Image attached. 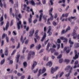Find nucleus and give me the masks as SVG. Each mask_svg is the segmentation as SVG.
<instances>
[{"label":"nucleus","instance_id":"1","mask_svg":"<svg viewBox=\"0 0 79 79\" xmlns=\"http://www.w3.org/2000/svg\"><path fill=\"white\" fill-rule=\"evenodd\" d=\"M69 43L70 44V48L69 47H65L64 49V51H66V52L67 53H68L69 52L70 50H71V48L73 47V44H74V42L71 41V38H70L69 40Z\"/></svg>","mask_w":79,"mask_h":79},{"label":"nucleus","instance_id":"2","mask_svg":"<svg viewBox=\"0 0 79 79\" xmlns=\"http://www.w3.org/2000/svg\"><path fill=\"white\" fill-rule=\"evenodd\" d=\"M70 69V71L69 72V73L68 74H66L65 75V76L66 77H68L70 75V73H71L72 72V71H73V67H71V66L69 65L68 66L66 69H65V70L66 71V70H69V69Z\"/></svg>","mask_w":79,"mask_h":79},{"label":"nucleus","instance_id":"3","mask_svg":"<svg viewBox=\"0 0 79 79\" xmlns=\"http://www.w3.org/2000/svg\"><path fill=\"white\" fill-rule=\"evenodd\" d=\"M39 13H40V17H39V21H42V16H43V15H44V14H43V10H40L39 11Z\"/></svg>","mask_w":79,"mask_h":79},{"label":"nucleus","instance_id":"4","mask_svg":"<svg viewBox=\"0 0 79 79\" xmlns=\"http://www.w3.org/2000/svg\"><path fill=\"white\" fill-rule=\"evenodd\" d=\"M34 52H32V51L30 52L28 55V60H29L31 59V55H32L34 56Z\"/></svg>","mask_w":79,"mask_h":79},{"label":"nucleus","instance_id":"5","mask_svg":"<svg viewBox=\"0 0 79 79\" xmlns=\"http://www.w3.org/2000/svg\"><path fill=\"white\" fill-rule=\"evenodd\" d=\"M49 47H51V48L52 47V44H50V43H48L46 48V50H47L48 52H50V49H51V48L49 49Z\"/></svg>","mask_w":79,"mask_h":79},{"label":"nucleus","instance_id":"6","mask_svg":"<svg viewBox=\"0 0 79 79\" xmlns=\"http://www.w3.org/2000/svg\"><path fill=\"white\" fill-rule=\"evenodd\" d=\"M17 28L18 30L20 29V26L21 28H23V25L21 24V21H19V22L17 23Z\"/></svg>","mask_w":79,"mask_h":79},{"label":"nucleus","instance_id":"7","mask_svg":"<svg viewBox=\"0 0 79 79\" xmlns=\"http://www.w3.org/2000/svg\"><path fill=\"white\" fill-rule=\"evenodd\" d=\"M23 23L24 25V28L25 29H26V31H29V26L27 27H26V21H24L23 22Z\"/></svg>","mask_w":79,"mask_h":79},{"label":"nucleus","instance_id":"8","mask_svg":"<svg viewBox=\"0 0 79 79\" xmlns=\"http://www.w3.org/2000/svg\"><path fill=\"white\" fill-rule=\"evenodd\" d=\"M34 31L35 30L34 28L31 29V31H30L29 32V37H31L33 35V34L34 33Z\"/></svg>","mask_w":79,"mask_h":79},{"label":"nucleus","instance_id":"9","mask_svg":"<svg viewBox=\"0 0 79 79\" xmlns=\"http://www.w3.org/2000/svg\"><path fill=\"white\" fill-rule=\"evenodd\" d=\"M37 64V62L33 61V65H32V67H31V69L32 70H33L34 69V68L36 65Z\"/></svg>","mask_w":79,"mask_h":79},{"label":"nucleus","instance_id":"10","mask_svg":"<svg viewBox=\"0 0 79 79\" xmlns=\"http://www.w3.org/2000/svg\"><path fill=\"white\" fill-rule=\"evenodd\" d=\"M60 39L61 40H64V41H63V42H64L66 44H67V42H68L67 38L64 37H60Z\"/></svg>","mask_w":79,"mask_h":79},{"label":"nucleus","instance_id":"11","mask_svg":"<svg viewBox=\"0 0 79 79\" xmlns=\"http://www.w3.org/2000/svg\"><path fill=\"white\" fill-rule=\"evenodd\" d=\"M9 24H10V23H9V22L8 21L6 24V27L5 28H3V30L4 31H5V30H6V31H7L8 28L9 27Z\"/></svg>","mask_w":79,"mask_h":79},{"label":"nucleus","instance_id":"12","mask_svg":"<svg viewBox=\"0 0 79 79\" xmlns=\"http://www.w3.org/2000/svg\"><path fill=\"white\" fill-rule=\"evenodd\" d=\"M77 51L76 50H75V56L73 57V59L74 60H76L77 58H78L79 56H78V55L77 54Z\"/></svg>","mask_w":79,"mask_h":79},{"label":"nucleus","instance_id":"13","mask_svg":"<svg viewBox=\"0 0 79 79\" xmlns=\"http://www.w3.org/2000/svg\"><path fill=\"white\" fill-rule=\"evenodd\" d=\"M26 39V38L25 37L24 38V39H23V36H22L20 38V42H22V44H23L24 42V40Z\"/></svg>","mask_w":79,"mask_h":79},{"label":"nucleus","instance_id":"14","mask_svg":"<svg viewBox=\"0 0 79 79\" xmlns=\"http://www.w3.org/2000/svg\"><path fill=\"white\" fill-rule=\"evenodd\" d=\"M72 19H76L77 18L76 17L71 16L70 18H68V21H70V22H71V21H72Z\"/></svg>","mask_w":79,"mask_h":79},{"label":"nucleus","instance_id":"15","mask_svg":"<svg viewBox=\"0 0 79 79\" xmlns=\"http://www.w3.org/2000/svg\"><path fill=\"white\" fill-rule=\"evenodd\" d=\"M46 66H48L49 67H51L52 66V63L51 61L49 62L47 64H46Z\"/></svg>","mask_w":79,"mask_h":79},{"label":"nucleus","instance_id":"16","mask_svg":"<svg viewBox=\"0 0 79 79\" xmlns=\"http://www.w3.org/2000/svg\"><path fill=\"white\" fill-rule=\"evenodd\" d=\"M44 35L43 38L41 40V42H43L44 41V40L45 39V37H46V33L44 32Z\"/></svg>","mask_w":79,"mask_h":79},{"label":"nucleus","instance_id":"17","mask_svg":"<svg viewBox=\"0 0 79 79\" xmlns=\"http://www.w3.org/2000/svg\"><path fill=\"white\" fill-rule=\"evenodd\" d=\"M5 53L6 56H8V48H7L6 49Z\"/></svg>","mask_w":79,"mask_h":79},{"label":"nucleus","instance_id":"18","mask_svg":"<svg viewBox=\"0 0 79 79\" xmlns=\"http://www.w3.org/2000/svg\"><path fill=\"white\" fill-rule=\"evenodd\" d=\"M70 29L71 28L70 27V26H69L66 28V30L65 31V32H68V31H70Z\"/></svg>","mask_w":79,"mask_h":79},{"label":"nucleus","instance_id":"19","mask_svg":"<svg viewBox=\"0 0 79 79\" xmlns=\"http://www.w3.org/2000/svg\"><path fill=\"white\" fill-rule=\"evenodd\" d=\"M20 55L19 54L17 55V57H16V60H17V63H18L19 61V58L20 57Z\"/></svg>","mask_w":79,"mask_h":79},{"label":"nucleus","instance_id":"20","mask_svg":"<svg viewBox=\"0 0 79 79\" xmlns=\"http://www.w3.org/2000/svg\"><path fill=\"white\" fill-rule=\"evenodd\" d=\"M52 11H53V8H51L50 9V10H49V15H52Z\"/></svg>","mask_w":79,"mask_h":79},{"label":"nucleus","instance_id":"21","mask_svg":"<svg viewBox=\"0 0 79 79\" xmlns=\"http://www.w3.org/2000/svg\"><path fill=\"white\" fill-rule=\"evenodd\" d=\"M31 3L32 6H34L35 5V2L33 0H31Z\"/></svg>","mask_w":79,"mask_h":79},{"label":"nucleus","instance_id":"22","mask_svg":"<svg viewBox=\"0 0 79 79\" xmlns=\"http://www.w3.org/2000/svg\"><path fill=\"white\" fill-rule=\"evenodd\" d=\"M15 16H16V19L18 20V21H19V18L18 17V14L17 13H16L15 14Z\"/></svg>","mask_w":79,"mask_h":79},{"label":"nucleus","instance_id":"23","mask_svg":"<svg viewBox=\"0 0 79 79\" xmlns=\"http://www.w3.org/2000/svg\"><path fill=\"white\" fill-rule=\"evenodd\" d=\"M51 73H54L56 71L55 70V69H54V68H53L52 67V68L51 69Z\"/></svg>","mask_w":79,"mask_h":79},{"label":"nucleus","instance_id":"24","mask_svg":"<svg viewBox=\"0 0 79 79\" xmlns=\"http://www.w3.org/2000/svg\"><path fill=\"white\" fill-rule=\"evenodd\" d=\"M61 43V40L60 39H58L57 40L56 44H60Z\"/></svg>","mask_w":79,"mask_h":79},{"label":"nucleus","instance_id":"25","mask_svg":"<svg viewBox=\"0 0 79 79\" xmlns=\"http://www.w3.org/2000/svg\"><path fill=\"white\" fill-rule=\"evenodd\" d=\"M23 64L24 68H26V66H27V63L25 62L23 63Z\"/></svg>","mask_w":79,"mask_h":79},{"label":"nucleus","instance_id":"26","mask_svg":"<svg viewBox=\"0 0 79 79\" xmlns=\"http://www.w3.org/2000/svg\"><path fill=\"white\" fill-rule=\"evenodd\" d=\"M79 44L78 43H76L75 44V48H77V47H79Z\"/></svg>","mask_w":79,"mask_h":79},{"label":"nucleus","instance_id":"27","mask_svg":"<svg viewBox=\"0 0 79 79\" xmlns=\"http://www.w3.org/2000/svg\"><path fill=\"white\" fill-rule=\"evenodd\" d=\"M45 71H46V69L44 67L43 68V69L42 70V73H45Z\"/></svg>","mask_w":79,"mask_h":79},{"label":"nucleus","instance_id":"28","mask_svg":"<svg viewBox=\"0 0 79 79\" xmlns=\"http://www.w3.org/2000/svg\"><path fill=\"white\" fill-rule=\"evenodd\" d=\"M38 69H37L36 70H34L33 71V73L34 74H36V73H37V72L38 71Z\"/></svg>","mask_w":79,"mask_h":79},{"label":"nucleus","instance_id":"29","mask_svg":"<svg viewBox=\"0 0 79 79\" xmlns=\"http://www.w3.org/2000/svg\"><path fill=\"white\" fill-rule=\"evenodd\" d=\"M16 52V50H14L13 51V52L11 54V56H13V55H14V54H15V53Z\"/></svg>","mask_w":79,"mask_h":79},{"label":"nucleus","instance_id":"30","mask_svg":"<svg viewBox=\"0 0 79 79\" xmlns=\"http://www.w3.org/2000/svg\"><path fill=\"white\" fill-rule=\"evenodd\" d=\"M39 32V30H37L35 31V36L37 37V33Z\"/></svg>","mask_w":79,"mask_h":79},{"label":"nucleus","instance_id":"31","mask_svg":"<svg viewBox=\"0 0 79 79\" xmlns=\"http://www.w3.org/2000/svg\"><path fill=\"white\" fill-rule=\"evenodd\" d=\"M6 41L7 42H9V38L8 37H7V36H6Z\"/></svg>","mask_w":79,"mask_h":79},{"label":"nucleus","instance_id":"32","mask_svg":"<svg viewBox=\"0 0 79 79\" xmlns=\"http://www.w3.org/2000/svg\"><path fill=\"white\" fill-rule=\"evenodd\" d=\"M50 16H51V17L50 18V19L51 21H52L53 19V15L52 14V15H50Z\"/></svg>","mask_w":79,"mask_h":79},{"label":"nucleus","instance_id":"33","mask_svg":"<svg viewBox=\"0 0 79 79\" xmlns=\"http://www.w3.org/2000/svg\"><path fill=\"white\" fill-rule=\"evenodd\" d=\"M50 50H51V53H53V52H55V50L54 49L51 48V49Z\"/></svg>","mask_w":79,"mask_h":79},{"label":"nucleus","instance_id":"34","mask_svg":"<svg viewBox=\"0 0 79 79\" xmlns=\"http://www.w3.org/2000/svg\"><path fill=\"white\" fill-rule=\"evenodd\" d=\"M53 25H54V26H56V25H57V23L55 22V21H54L53 22Z\"/></svg>","mask_w":79,"mask_h":79},{"label":"nucleus","instance_id":"35","mask_svg":"<svg viewBox=\"0 0 79 79\" xmlns=\"http://www.w3.org/2000/svg\"><path fill=\"white\" fill-rule=\"evenodd\" d=\"M6 36H7V35H6L5 34H3L2 37V39H4V38L5 37H6Z\"/></svg>","mask_w":79,"mask_h":79},{"label":"nucleus","instance_id":"36","mask_svg":"<svg viewBox=\"0 0 79 79\" xmlns=\"http://www.w3.org/2000/svg\"><path fill=\"white\" fill-rule=\"evenodd\" d=\"M60 19L61 20V21H63L64 20V18H63V17H61L60 18Z\"/></svg>","mask_w":79,"mask_h":79},{"label":"nucleus","instance_id":"37","mask_svg":"<svg viewBox=\"0 0 79 79\" xmlns=\"http://www.w3.org/2000/svg\"><path fill=\"white\" fill-rule=\"evenodd\" d=\"M5 62V59H3L2 60H1V65L3 64L4 62Z\"/></svg>","mask_w":79,"mask_h":79},{"label":"nucleus","instance_id":"38","mask_svg":"<svg viewBox=\"0 0 79 79\" xmlns=\"http://www.w3.org/2000/svg\"><path fill=\"white\" fill-rule=\"evenodd\" d=\"M48 34V36H50L52 34V32H47Z\"/></svg>","mask_w":79,"mask_h":79},{"label":"nucleus","instance_id":"39","mask_svg":"<svg viewBox=\"0 0 79 79\" xmlns=\"http://www.w3.org/2000/svg\"><path fill=\"white\" fill-rule=\"evenodd\" d=\"M53 0H50V3H51V5H53Z\"/></svg>","mask_w":79,"mask_h":79},{"label":"nucleus","instance_id":"40","mask_svg":"<svg viewBox=\"0 0 79 79\" xmlns=\"http://www.w3.org/2000/svg\"><path fill=\"white\" fill-rule=\"evenodd\" d=\"M11 40L13 43H15V40L14 39V38H13L11 37Z\"/></svg>","mask_w":79,"mask_h":79},{"label":"nucleus","instance_id":"41","mask_svg":"<svg viewBox=\"0 0 79 79\" xmlns=\"http://www.w3.org/2000/svg\"><path fill=\"white\" fill-rule=\"evenodd\" d=\"M43 18L45 20V21H47V18H46V17H45V15L43 16Z\"/></svg>","mask_w":79,"mask_h":79},{"label":"nucleus","instance_id":"42","mask_svg":"<svg viewBox=\"0 0 79 79\" xmlns=\"http://www.w3.org/2000/svg\"><path fill=\"white\" fill-rule=\"evenodd\" d=\"M57 50H58L60 48V44H57Z\"/></svg>","mask_w":79,"mask_h":79},{"label":"nucleus","instance_id":"43","mask_svg":"<svg viewBox=\"0 0 79 79\" xmlns=\"http://www.w3.org/2000/svg\"><path fill=\"white\" fill-rule=\"evenodd\" d=\"M36 4L37 5H40L42 4H41V2L40 1H39V2H36Z\"/></svg>","mask_w":79,"mask_h":79},{"label":"nucleus","instance_id":"44","mask_svg":"<svg viewBox=\"0 0 79 79\" xmlns=\"http://www.w3.org/2000/svg\"><path fill=\"white\" fill-rule=\"evenodd\" d=\"M65 62H66V63H69V61H70V60L68 59H65Z\"/></svg>","mask_w":79,"mask_h":79},{"label":"nucleus","instance_id":"45","mask_svg":"<svg viewBox=\"0 0 79 79\" xmlns=\"http://www.w3.org/2000/svg\"><path fill=\"white\" fill-rule=\"evenodd\" d=\"M40 48H41V45H40V44H39L38 46V48H37V49H38V50H39Z\"/></svg>","mask_w":79,"mask_h":79},{"label":"nucleus","instance_id":"46","mask_svg":"<svg viewBox=\"0 0 79 79\" xmlns=\"http://www.w3.org/2000/svg\"><path fill=\"white\" fill-rule=\"evenodd\" d=\"M28 21L29 23H32V19H28Z\"/></svg>","mask_w":79,"mask_h":79},{"label":"nucleus","instance_id":"47","mask_svg":"<svg viewBox=\"0 0 79 79\" xmlns=\"http://www.w3.org/2000/svg\"><path fill=\"white\" fill-rule=\"evenodd\" d=\"M64 33H66V32H65L64 30H63L62 31L61 34H64Z\"/></svg>","mask_w":79,"mask_h":79},{"label":"nucleus","instance_id":"48","mask_svg":"<svg viewBox=\"0 0 79 79\" xmlns=\"http://www.w3.org/2000/svg\"><path fill=\"white\" fill-rule=\"evenodd\" d=\"M51 31V27L49 26V29H48V32H50Z\"/></svg>","mask_w":79,"mask_h":79},{"label":"nucleus","instance_id":"49","mask_svg":"<svg viewBox=\"0 0 79 79\" xmlns=\"http://www.w3.org/2000/svg\"><path fill=\"white\" fill-rule=\"evenodd\" d=\"M62 56V55L60 54L59 56L57 57V58H59V59H60V58H61Z\"/></svg>","mask_w":79,"mask_h":79},{"label":"nucleus","instance_id":"50","mask_svg":"<svg viewBox=\"0 0 79 79\" xmlns=\"http://www.w3.org/2000/svg\"><path fill=\"white\" fill-rule=\"evenodd\" d=\"M34 44H31L30 46V48H31V49L32 48H33V47H34Z\"/></svg>","mask_w":79,"mask_h":79},{"label":"nucleus","instance_id":"51","mask_svg":"<svg viewBox=\"0 0 79 79\" xmlns=\"http://www.w3.org/2000/svg\"><path fill=\"white\" fill-rule=\"evenodd\" d=\"M12 34H14L15 35H16V31H13Z\"/></svg>","mask_w":79,"mask_h":79},{"label":"nucleus","instance_id":"52","mask_svg":"<svg viewBox=\"0 0 79 79\" xmlns=\"http://www.w3.org/2000/svg\"><path fill=\"white\" fill-rule=\"evenodd\" d=\"M44 31L46 32L47 31V27H44Z\"/></svg>","mask_w":79,"mask_h":79},{"label":"nucleus","instance_id":"53","mask_svg":"<svg viewBox=\"0 0 79 79\" xmlns=\"http://www.w3.org/2000/svg\"><path fill=\"white\" fill-rule=\"evenodd\" d=\"M13 24V20H12L10 22V26H12Z\"/></svg>","mask_w":79,"mask_h":79},{"label":"nucleus","instance_id":"54","mask_svg":"<svg viewBox=\"0 0 79 79\" xmlns=\"http://www.w3.org/2000/svg\"><path fill=\"white\" fill-rule=\"evenodd\" d=\"M9 2H10L12 4H13V3H14V2L13 0H9Z\"/></svg>","mask_w":79,"mask_h":79},{"label":"nucleus","instance_id":"55","mask_svg":"<svg viewBox=\"0 0 79 79\" xmlns=\"http://www.w3.org/2000/svg\"><path fill=\"white\" fill-rule=\"evenodd\" d=\"M42 2H43V3L44 5H45V4L46 3V1H45V0H43Z\"/></svg>","mask_w":79,"mask_h":79},{"label":"nucleus","instance_id":"56","mask_svg":"<svg viewBox=\"0 0 79 79\" xmlns=\"http://www.w3.org/2000/svg\"><path fill=\"white\" fill-rule=\"evenodd\" d=\"M20 47V44L19 43L17 47V49H18V48H19Z\"/></svg>","mask_w":79,"mask_h":79},{"label":"nucleus","instance_id":"57","mask_svg":"<svg viewBox=\"0 0 79 79\" xmlns=\"http://www.w3.org/2000/svg\"><path fill=\"white\" fill-rule=\"evenodd\" d=\"M3 16H2L1 17V19H0V21H3Z\"/></svg>","mask_w":79,"mask_h":79},{"label":"nucleus","instance_id":"58","mask_svg":"<svg viewBox=\"0 0 79 79\" xmlns=\"http://www.w3.org/2000/svg\"><path fill=\"white\" fill-rule=\"evenodd\" d=\"M26 47H25L23 48V53H24V52H25V50H26Z\"/></svg>","mask_w":79,"mask_h":79},{"label":"nucleus","instance_id":"59","mask_svg":"<svg viewBox=\"0 0 79 79\" xmlns=\"http://www.w3.org/2000/svg\"><path fill=\"white\" fill-rule=\"evenodd\" d=\"M63 62V59H60L59 60V62L60 63H61L62 62Z\"/></svg>","mask_w":79,"mask_h":79},{"label":"nucleus","instance_id":"60","mask_svg":"<svg viewBox=\"0 0 79 79\" xmlns=\"http://www.w3.org/2000/svg\"><path fill=\"white\" fill-rule=\"evenodd\" d=\"M28 42H29V41L28 40H26L25 42V44H28Z\"/></svg>","mask_w":79,"mask_h":79},{"label":"nucleus","instance_id":"61","mask_svg":"<svg viewBox=\"0 0 79 79\" xmlns=\"http://www.w3.org/2000/svg\"><path fill=\"white\" fill-rule=\"evenodd\" d=\"M36 37L37 39H38V40H40V37L39 36H37V35L36 36H35Z\"/></svg>","mask_w":79,"mask_h":79},{"label":"nucleus","instance_id":"62","mask_svg":"<svg viewBox=\"0 0 79 79\" xmlns=\"http://www.w3.org/2000/svg\"><path fill=\"white\" fill-rule=\"evenodd\" d=\"M44 52V49H42L41 50L40 52H39V53H42V52Z\"/></svg>","mask_w":79,"mask_h":79},{"label":"nucleus","instance_id":"63","mask_svg":"<svg viewBox=\"0 0 79 79\" xmlns=\"http://www.w3.org/2000/svg\"><path fill=\"white\" fill-rule=\"evenodd\" d=\"M18 16L19 18H21V14H19L18 15Z\"/></svg>","mask_w":79,"mask_h":79},{"label":"nucleus","instance_id":"64","mask_svg":"<svg viewBox=\"0 0 79 79\" xmlns=\"http://www.w3.org/2000/svg\"><path fill=\"white\" fill-rule=\"evenodd\" d=\"M24 77H25L24 76H22L21 77H20V79H24Z\"/></svg>","mask_w":79,"mask_h":79}]
</instances>
